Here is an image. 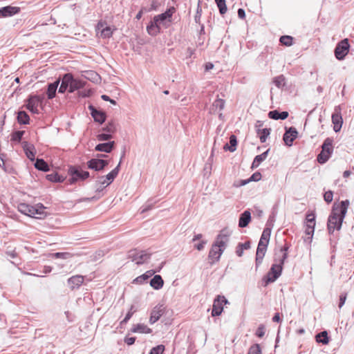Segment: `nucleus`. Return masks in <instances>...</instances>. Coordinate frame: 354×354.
Listing matches in <instances>:
<instances>
[{
    "label": "nucleus",
    "mask_w": 354,
    "mask_h": 354,
    "mask_svg": "<svg viewBox=\"0 0 354 354\" xmlns=\"http://www.w3.org/2000/svg\"><path fill=\"white\" fill-rule=\"evenodd\" d=\"M238 145L237 138L234 134H231L230 136L229 143H226L223 146V149L227 151L234 152L236 150Z\"/></svg>",
    "instance_id": "nucleus-34"
},
{
    "label": "nucleus",
    "mask_w": 354,
    "mask_h": 354,
    "mask_svg": "<svg viewBox=\"0 0 354 354\" xmlns=\"http://www.w3.org/2000/svg\"><path fill=\"white\" fill-rule=\"evenodd\" d=\"M88 74L90 76L86 78L88 79L89 80L92 81L93 82L97 83L98 82H100L101 80L100 76L96 72L90 71Z\"/></svg>",
    "instance_id": "nucleus-55"
},
{
    "label": "nucleus",
    "mask_w": 354,
    "mask_h": 354,
    "mask_svg": "<svg viewBox=\"0 0 354 354\" xmlns=\"http://www.w3.org/2000/svg\"><path fill=\"white\" fill-rule=\"evenodd\" d=\"M274 84L279 88H283L286 85V77L283 75L274 77L272 80Z\"/></svg>",
    "instance_id": "nucleus-48"
},
{
    "label": "nucleus",
    "mask_w": 354,
    "mask_h": 354,
    "mask_svg": "<svg viewBox=\"0 0 354 354\" xmlns=\"http://www.w3.org/2000/svg\"><path fill=\"white\" fill-rule=\"evenodd\" d=\"M134 308V306L132 305L129 310V311L127 313L124 318L122 320V324H127L129 319L132 317L133 313L136 312V310H133V308Z\"/></svg>",
    "instance_id": "nucleus-56"
},
{
    "label": "nucleus",
    "mask_w": 354,
    "mask_h": 354,
    "mask_svg": "<svg viewBox=\"0 0 354 354\" xmlns=\"http://www.w3.org/2000/svg\"><path fill=\"white\" fill-rule=\"evenodd\" d=\"M324 199L327 204L330 203L333 199V192L328 190L324 194Z\"/></svg>",
    "instance_id": "nucleus-57"
},
{
    "label": "nucleus",
    "mask_w": 354,
    "mask_h": 354,
    "mask_svg": "<svg viewBox=\"0 0 354 354\" xmlns=\"http://www.w3.org/2000/svg\"><path fill=\"white\" fill-rule=\"evenodd\" d=\"M6 155L5 153H0V167L6 173L11 174L13 171V168L6 165L5 162V158Z\"/></svg>",
    "instance_id": "nucleus-45"
},
{
    "label": "nucleus",
    "mask_w": 354,
    "mask_h": 354,
    "mask_svg": "<svg viewBox=\"0 0 354 354\" xmlns=\"http://www.w3.org/2000/svg\"><path fill=\"white\" fill-rule=\"evenodd\" d=\"M46 209H47V207L41 203H37L35 205H32V213L30 217L37 219H43L46 218L48 215L47 212H45Z\"/></svg>",
    "instance_id": "nucleus-18"
},
{
    "label": "nucleus",
    "mask_w": 354,
    "mask_h": 354,
    "mask_svg": "<svg viewBox=\"0 0 354 354\" xmlns=\"http://www.w3.org/2000/svg\"><path fill=\"white\" fill-rule=\"evenodd\" d=\"M268 115L269 118L274 120H284L286 118H288L289 113L288 111H279V110L275 109V110L269 111Z\"/></svg>",
    "instance_id": "nucleus-29"
},
{
    "label": "nucleus",
    "mask_w": 354,
    "mask_h": 354,
    "mask_svg": "<svg viewBox=\"0 0 354 354\" xmlns=\"http://www.w3.org/2000/svg\"><path fill=\"white\" fill-rule=\"evenodd\" d=\"M269 151L270 149H268L262 153L256 156L252 162L251 169H254L257 168L267 158Z\"/></svg>",
    "instance_id": "nucleus-32"
},
{
    "label": "nucleus",
    "mask_w": 354,
    "mask_h": 354,
    "mask_svg": "<svg viewBox=\"0 0 354 354\" xmlns=\"http://www.w3.org/2000/svg\"><path fill=\"white\" fill-rule=\"evenodd\" d=\"M131 331L134 333L149 334L152 330L144 324H137L133 326Z\"/></svg>",
    "instance_id": "nucleus-36"
},
{
    "label": "nucleus",
    "mask_w": 354,
    "mask_h": 354,
    "mask_svg": "<svg viewBox=\"0 0 354 354\" xmlns=\"http://www.w3.org/2000/svg\"><path fill=\"white\" fill-rule=\"evenodd\" d=\"M116 146V143L115 141H111L110 140H106V142L99 143L95 145V151L104 152L106 153H111Z\"/></svg>",
    "instance_id": "nucleus-22"
},
{
    "label": "nucleus",
    "mask_w": 354,
    "mask_h": 354,
    "mask_svg": "<svg viewBox=\"0 0 354 354\" xmlns=\"http://www.w3.org/2000/svg\"><path fill=\"white\" fill-rule=\"evenodd\" d=\"M68 174L70 178L67 184L72 185L78 181H84L90 177V173L88 171H83L79 167L70 165L68 168Z\"/></svg>",
    "instance_id": "nucleus-5"
},
{
    "label": "nucleus",
    "mask_w": 354,
    "mask_h": 354,
    "mask_svg": "<svg viewBox=\"0 0 354 354\" xmlns=\"http://www.w3.org/2000/svg\"><path fill=\"white\" fill-rule=\"evenodd\" d=\"M283 271V266L278 263L272 265L270 270L262 278V283L264 287L269 283L274 282L281 275Z\"/></svg>",
    "instance_id": "nucleus-7"
},
{
    "label": "nucleus",
    "mask_w": 354,
    "mask_h": 354,
    "mask_svg": "<svg viewBox=\"0 0 354 354\" xmlns=\"http://www.w3.org/2000/svg\"><path fill=\"white\" fill-rule=\"evenodd\" d=\"M268 246L258 244L257 251H256V257H255V268L256 270L261 266L263 262V259L265 257V254L267 252Z\"/></svg>",
    "instance_id": "nucleus-24"
},
{
    "label": "nucleus",
    "mask_w": 354,
    "mask_h": 354,
    "mask_svg": "<svg viewBox=\"0 0 354 354\" xmlns=\"http://www.w3.org/2000/svg\"><path fill=\"white\" fill-rule=\"evenodd\" d=\"M46 105L44 95L30 94L25 100L24 106L32 113L39 114L37 107L42 109Z\"/></svg>",
    "instance_id": "nucleus-3"
},
{
    "label": "nucleus",
    "mask_w": 354,
    "mask_h": 354,
    "mask_svg": "<svg viewBox=\"0 0 354 354\" xmlns=\"http://www.w3.org/2000/svg\"><path fill=\"white\" fill-rule=\"evenodd\" d=\"M262 178V175L259 171H256L254 174H252L249 178L250 182L254 181V182H258Z\"/></svg>",
    "instance_id": "nucleus-62"
},
{
    "label": "nucleus",
    "mask_w": 354,
    "mask_h": 354,
    "mask_svg": "<svg viewBox=\"0 0 354 354\" xmlns=\"http://www.w3.org/2000/svg\"><path fill=\"white\" fill-rule=\"evenodd\" d=\"M350 201L348 199L334 203L327 221V230L330 234L335 230L339 231L346 217Z\"/></svg>",
    "instance_id": "nucleus-1"
},
{
    "label": "nucleus",
    "mask_w": 354,
    "mask_h": 354,
    "mask_svg": "<svg viewBox=\"0 0 354 354\" xmlns=\"http://www.w3.org/2000/svg\"><path fill=\"white\" fill-rule=\"evenodd\" d=\"M256 133L260 140V142L261 143H264L266 142L268 138L270 135L271 129L270 128H263L262 129H259L258 131H257Z\"/></svg>",
    "instance_id": "nucleus-42"
},
{
    "label": "nucleus",
    "mask_w": 354,
    "mask_h": 354,
    "mask_svg": "<svg viewBox=\"0 0 354 354\" xmlns=\"http://www.w3.org/2000/svg\"><path fill=\"white\" fill-rule=\"evenodd\" d=\"M70 253L68 252H55V253H53L52 254V256L56 259H66L67 258H68L70 257Z\"/></svg>",
    "instance_id": "nucleus-60"
},
{
    "label": "nucleus",
    "mask_w": 354,
    "mask_h": 354,
    "mask_svg": "<svg viewBox=\"0 0 354 354\" xmlns=\"http://www.w3.org/2000/svg\"><path fill=\"white\" fill-rule=\"evenodd\" d=\"M228 300L223 295H217L214 299L211 315L212 317L220 316L223 311V306L229 304Z\"/></svg>",
    "instance_id": "nucleus-12"
},
{
    "label": "nucleus",
    "mask_w": 354,
    "mask_h": 354,
    "mask_svg": "<svg viewBox=\"0 0 354 354\" xmlns=\"http://www.w3.org/2000/svg\"><path fill=\"white\" fill-rule=\"evenodd\" d=\"M66 177L59 174L57 171H53L46 176V179L53 183H61L66 180Z\"/></svg>",
    "instance_id": "nucleus-33"
},
{
    "label": "nucleus",
    "mask_w": 354,
    "mask_h": 354,
    "mask_svg": "<svg viewBox=\"0 0 354 354\" xmlns=\"http://www.w3.org/2000/svg\"><path fill=\"white\" fill-rule=\"evenodd\" d=\"M207 240H201L199 243L194 245V248L198 251H201L204 249L205 245L207 244Z\"/></svg>",
    "instance_id": "nucleus-64"
},
{
    "label": "nucleus",
    "mask_w": 354,
    "mask_h": 354,
    "mask_svg": "<svg viewBox=\"0 0 354 354\" xmlns=\"http://www.w3.org/2000/svg\"><path fill=\"white\" fill-rule=\"evenodd\" d=\"M25 134V131L22 130H16L14 131L11 133V141L15 142H21L23 138L24 135Z\"/></svg>",
    "instance_id": "nucleus-46"
},
{
    "label": "nucleus",
    "mask_w": 354,
    "mask_h": 354,
    "mask_svg": "<svg viewBox=\"0 0 354 354\" xmlns=\"http://www.w3.org/2000/svg\"><path fill=\"white\" fill-rule=\"evenodd\" d=\"M151 253L148 250L133 249L128 252L127 258L137 265H142L151 258Z\"/></svg>",
    "instance_id": "nucleus-6"
},
{
    "label": "nucleus",
    "mask_w": 354,
    "mask_h": 354,
    "mask_svg": "<svg viewBox=\"0 0 354 354\" xmlns=\"http://www.w3.org/2000/svg\"><path fill=\"white\" fill-rule=\"evenodd\" d=\"M165 351V346L163 344H158L153 347L149 354H163Z\"/></svg>",
    "instance_id": "nucleus-53"
},
{
    "label": "nucleus",
    "mask_w": 354,
    "mask_h": 354,
    "mask_svg": "<svg viewBox=\"0 0 354 354\" xmlns=\"http://www.w3.org/2000/svg\"><path fill=\"white\" fill-rule=\"evenodd\" d=\"M175 12L176 8L174 6H170L162 13L154 16L153 19L160 26L162 25L165 28H167L172 22L173 15Z\"/></svg>",
    "instance_id": "nucleus-8"
},
{
    "label": "nucleus",
    "mask_w": 354,
    "mask_h": 354,
    "mask_svg": "<svg viewBox=\"0 0 354 354\" xmlns=\"http://www.w3.org/2000/svg\"><path fill=\"white\" fill-rule=\"evenodd\" d=\"M146 29L147 33L152 37H156L162 32L160 26L153 18L148 24Z\"/></svg>",
    "instance_id": "nucleus-27"
},
{
    "label": "nucleus",
    "mask_w": 354,
    "mask_h": 354,
    "mask_svg": "<svg viewBox=\"0 0 354 354\" xmlns=\"http://www.w3.org/2000/svg\"><path fill=\"white\" fill-rule=\"evenodd\" d=\"M316 214L313 212H308L306 214V218H305V224H311V225H316Z\"/></svg>",
    "instance_id": "nucleus-50"
},
{
    "label": "nucleus",
    "mask_w": 354,
    "mask_h": 354,
    "mask_svg": "<svg viewBox=\"0 0 354 354\" xmlns=\"http://www.w3.org/2000/svg\"><path fill=\"white\" fill-rule=\"evenodd\" d=\"M34 167L39 171L47 172L50 170L49 165L43 158H35Z\"/></svg>",
    "instance_id": "nucleus-39"
},
{
    "label": "nucleus",
    "mask_w": 354,
    "mask_h": 354,
    "mask_svg": "<svg viewBox=\"0 0 354 354\" xmlns=\"http://www.w3.org/2000/svg\"><path fill=\"white\" fill-rule=\"evenodd\" d=\"M347 298V293L346 292H342L339 297V304L338 307L341 308L345 304L346 300Z\"/></svg>",
    "instance_id": "nucleus-63"
},
{
    "label": "nucleus",
    "mask_w": 354,
    "mask_h": 354,
    "mask_svg": "<svg viewBox=\"0 0 354 354\" xmlns=\"http://www.w3.org/2000/svg\"><path fill=\"white\" fill-rule=\"evenodd\" d=\"M117 128L113 120L108 122V123L102 128L101 131L97 135L98 141H106L113 138L114 133L116 132Z\"/></svg>",
    "instance_id": "nucleus-11"
},
{
    "label": "nucleus",
    "mask_w": 354,
    "mask_h": 354,
    "mask_svg": "<svg viewBox=\"0 0 354 354\" xmlns=\"http://www.w3.org/2000/svg\"><path fill=\"white\" fill-rule=\"evenodd\" d=\"M225 102L221 98H217L214 102L213 106L216 108H218L220 111L223 110L225 107Z\"/></svg>",
    "instance_id": "nucleus-58"
},
{
    "label": "nucleus",
    "mask_w": 354,
    "mask_h": 354,
    "mask_svg": "<svg viewBox=\"0 0 354 354\" xmlns=\"http://www.w3.org/2000/svg\"><path fill=\"white\" fill-rule=\"evenodd\" d=\"M265 333H266L265 325L263 324H259L255 331V335L259 338H262L265 335Z\"/></svg>",
    "instance_id": "nucleus-54"
},
{
    "label": "nucleus",
    "mask_w": 354,
    "mask_h": 354,
    "mask_svg": "<svg viewBox=\"0 0 354 354\" xmlns=\"http://www.w3.org/2000/svg\"><path fill=\"white\" fill-rule=\"evenodd\" d=\"M149 284L154 290H158L162 288L164 285V281L160 275L155 274L150 279Z\"/></svg>",
    "instance_id": "nucleus-35"
},
{
    "label": "nucleus",
    "mask_w": 354,
    "mask_h": 354,
    "mask_svg": "<svg viewBox=\"0 0 354 354\" xmlns=\"http://www.w3.org/2000/svg\"><path fill=\"white\" fill-rule=\"evenodd\" d=\"M251 248L250 241H247L245 243H239L236 247V254L241 257L243 254L245 250H249Z\"/></svg>",
    "instance_id": "nucleus-40"
},
{
    "label": "nucleus",
    "mask_w": 354,
    "mask_h": 354,
    "mask_svg": "<svg viewBox=\"0 0 354 354\" xmlns=\"http://www.w3.org/2000/svg\"><path fill=\"white\" fill-rule=\"evenodd\" d=\"M351 45L348 38L340 40L334 49L335 58L339 61L344 60L348 54Z\"/></svg>",
    "instance_id": "nucleus-10"
},
{
    "label": "nucleus",
    "mask_w": 354,
    "mask_h": 354,
    "mask_svg": "<svg viewBox=\"0 0 354 354\" xmlns=\"http://www.w3.org/2000/svg\"><path fill=\"white\" fill-rule=\"evenodd\" d=\"M95 31L97 34H100V37L103 39H109L113 35V29L105 21H100L95 26Z\"/></svg>",
    "instance_id": "nucleus-15"
},
{
    "label": "nucleus",
    "mask_w": 354,
    "mask_h": 354,
    "mask_svg": "<svg viewBox=\"0 0 354 354\" xmlns=\"http://www.w3.org/2000/svg\"><path fill=\"white\" fill-rule=\"evenodd\" d=\"M247 354H262L261 348L259 344H252L248 349Z\"/></svg>",
    "instance_id": "nucleus-51"
},
{
    "label": "nucleus",
    "mask_w": 354,
    "mask_h": 354,
    "mask_svg": "<svg viewBox=\"0 0 354 354\" xmlns=\"http://www.w3.org/2000/svg\"><path fill=\"white\" fill-rule=\"evenodd\" d=\"M31 208H32V205H29L28 203H21L17 206L18 211L20 213H21L26 216H30V215L32 213Z\"/></svg>",
    "instance_id": "nucleus-43"
},
{
    "label": "nucleus",
    "mask_w": 354,
    "mask_h": 354,
    "mask_svg": "<svg viewBox=\"0 0 354 354\" xmlns=\"http://www.w3.org/2000/svg\"><path fill=\"white\" fill-rule=\"evenodd\" d=\"M164 308L162 305H156L151 311L149 317L150 324H153L158 322L164 314Z\"/></svg>",
    "instance_id": "nucleus-23"
},
{
    "label": "nucleus",
    "mask_w": 354,
    "mask_h": 354,
    "mask_svg": "<svg viewBox=\"0 0 354 354\" xmlns=\"http://www.w3.org/2000/svg\"><path fill=\"white\" fill-rule=\"evenodd\" d=\"M332 123L333 124V131L335 133L339 132L343 124V118L339 106L335 107L334 112L332 114Z\"/></svg>",
    "instance_id": "nucleus-14"
},
{
    "label": "nucleus",
    "mask_w": 354,
    "mask_h": 354,
    "mask_svg": "<svg viewBox=\"0 0 354 354\" xmlns=\"http://www.w3.org/2000/svg\"><path fill=\"white\" fill-rule=\"evenodd\" d=\"M330 339V337L328 335L327 330H323L315 335L316 342L319 344H322L323 345H327L329 343Z\"/></svg>",
    "instance_id": "nucleus-38"
},
{
    "label": "nucleus",
    "mask_w": 354,
    "mask_h": 354,
    "mask_svg": "<svg viewBox=\"0 0 354 354\" xmlns=\"http://www.w3.org/2000/svg\"><path fill=\"white\" fill-rule=\"evenodd\" d=\"M59 83L60 81L58 80V77H57L53 82L47 84L46 93L48 100H52L56 96L57 91L59 89L58 86L60 84Z\"/></svg>",
    "instance_id": "nucleus-25"
},
{
    "label": "nucleus",
    "mask_w": 354,
    "mask_h": 354,
    "mask_svg": "<svg viewBox=\"0 0 354 354\" xmlns=\"http://www.w3.org/2000/svg\"><path fill=\"white\" fill-rule=\"evenodd\" d=\"M84 277L80 274L72 276L68 278L67 283L71 290L79 288L83 283Z\"/></svg>",
    "instance_id": "nucleus-28"
},
{
    "label": "nucleus",
    "mask_w": 354,
    "mask_h": 354,
    "mask_svg": "<svg viewBox=\"0 0 354 354\" xmlns=\"http://www.w3.org/2000/svg\"><path fill=\"white\" fill-rule=\"evenodd\" d=\"M286 131L283 135V140L285 145L288 147H291L293 142L298 136V131L294 127H286Z\"/></svg>",
    "instance_id": "nucleus-16"
},
{
    "label": "nucleus",
    "mask_w": 354,
    "mask_h": 354,
    "mask_svg": "<svg viewBox=\"0 0 354 354\" xmlns=\"http://www.w3.org/2000/svg\"><path fill=\"white\" fill-rule=\"evenodd\" d=\"M93 94V91L91 88H86L84 90L77 91V95L80 97L86 98L89 97Z\"/></svg>",
    "instance_id": "nucleus-52"
},
{
    "label": "nucleus",
    "mask_w": 354,
    "mask_h": 354,
    "mask_svg": "<svg viewBox=\"0 0 354 354\" xmlns=\"http://www.w3.org/2000/svg\"><path fill=\"white\" fill-rule=\"evenodd\" d=\"M17 122L19 124H29L30 116L24 111H19L17 116Z\"/></svg>",
    "instance_id": "nucleus-41"
},
{
    "label": "nucleus",
    "mask_w": 354,
    "mask_h": 354,
    "mask_svg": "<svg viewBox=\"0 0 354 354\" xmlns=\"http://www.w3.org/2000/svg\"><path fill=\"white\" fill-rule=\"evenodd\" d=\"M315 225L311 224H305V234L307 235V237L304 239V241L306 243L310 244L314 232H315Z\"/></svg>",
    "instance_id": "nucleus-37"
},
{
    "label": "nucleus",
    "mask_w": 354,
    "mask_h": 354,
    "mask_svg": "<svg viewBox=\"0 0 354 354\" xmlns=\"http://www.w3.org/2000/svg\"><path fill=\"white\" fill-rule=\"evenodd\" d=\"M124 156H125V151L124 150L122 151V156L120 158V160L119 163L118 164V165L113 170H111L109 174H107L105 176H104L106 178V180H107V183L104 186V187H106L110 184H111L113 182V180H115V178L118 176L119 171L120 170L122 159L124 157Z\"/></svg>",
    "instance_id": "nucleus-21"
},
{
    "label": "nucleus",
    "mask_w": 354,
    "mask_h": 354,
    "mask_svg": "<svg viewBox=\"0 0 354 354\" xmlns=\"http://www.w3.org/2000/svg\"><path fill=\"white\" fill-rule=\"evenodd\" d=\"M230 234L231 232L227 228H223L217 234L214 241L223 243V245L227 246V243L229 241Z\"/></svg>",
    "instance_id": "nucleus-30"
},
{
    "label": "nucleus",
    "mask_w": 354,
    "mask_h": 354,
    "mask_svg": "<svg viewBox=\"0 0 354 354\" xmlns=\"http://www.w3.org/2000/svg\"><path fill=\"white\" fill-rule=\"evenodd\" d=\"M158 202V200L154 198H149L145 205L141 207V213H145L153 209L154 205Z\"/></svg>",
    "instance_id": "nucleus-44"
},
{
    "label": "nucleus",
    "mask_w": 354,
    "mask_h": 354,
    "mask_svg": "<svg viewBox=\"0 0 354 354\" xmlns=\"http://www.w3.org/2000/svg\"><path fill=\"white\" fill-rule=\"evenodd\" d=\"M58 80L60 81L58 93L61 94L66 92L73 93L84 88L86 85V81L76 78L71 73H66L62 76H59Z\"/></svg>",
    "instance_id": "nucleus-2"
},
{
    "label": "nucleus",
    "mask_w": 354,
    "mask_h": 354,
    "mask_svg": "<svg viewBox=\"0 0 354 354\" xmlns=\"http://www.w3.org/2000/svg\"><path fill=\"white\" fill-rule=\"evenodd\" d=\"M214 1L218 7L220 15H224L227 11L226 0H214Z\"/></svg>",
    "instance_id": "nucleus-47"
},
{
    "label": "nucleus",
    "mask_w": 354,
    "mask_h": 354,
    "mask_svg": "<svg viewBox=\"0 0 354 354\" xmlns=\"http://www.w3.org/2000/svg\"><path fill=\"white\" fill-rule=\"evenodd\" d=\"M226 247L223 245V243L214 241L208 254V259L210 261L209 263L211 265L220 260Z\"/></svg>",
    "instance_id": "nucleus-9"
},
{
    "label": "nucleus",
    "mask_w": 354,
    "mask_h": 354,
    "mask_svg": "<svg viewBox=\"0 0 354 354\" xmlns=\"http://www.w3.org/2000/svg\"><path fill=\"white\" fill-rule=\"evenodd\" d=\"M333 150V138H326L322 145L320 153L317 155V162L321 165L325 164L331 157Z\"/></svg>",
    "instance_id": "nucleus-4"
},
{
    "label": "nucleus",
    "mask_w": 354,
    "mask_h": 354,
    "mask_svg": "<svg viewBox=\"0 0 354 354\" xmlns=\"http://www.w3.org/2000/svg\"><path fill=\"white\" fill-rule=\"evenodd\" d=\"M21 147L23 148L26 156L30 161H35L37 151L34 145L28 142V141H23L21 142Z\"/></svg>",
    "instance_id": "nucleus-20"
},
{
    "label": "nucleus",
    "mask_w": 354,
    "mask_h": 354,
    "mask_svg": "<svg viewBox=\"0 0 354 354\" xmlns=\"http://www.w3.org/2000/svg\"><path fill=\"white\" fill-rule=\"evenodd\" d=\"M148 280H147V278L145 277V275L142 274L138 277H137L136 278H135L133 280V283H135V284H144L145 283H147Z\"/></svg>",
    "instance_id": "nucleus-59"
},
{
    "label": "nucleus",
    "mask_w": 354,
    "mask_h": 354,
    "mask_svg": "<svg viewBox=\"0 0 354 354\" xmlns=\"http://www.w3.org/2000/svg\"><path fill=\"white\" fill-rule=\"evenodd\" d=\"M88 108L93 120L95 122L102 124L106 121V114L104 111L96 109L92 104H89Z\"/></svg>",
    "instance_id": "nucleus-17"
},
{
    "label": "nucleus",
    "mask_w": 354,
    "mask_h": 354,
    "mask_svg": "<svg viewBox=\"0 0 354 354\" xmlns=\"http://www.w3.org/2000/svg\"><path fill=\"white\" fill-rule=\"evenodd\" d=\"M21 8L11 5L0 8V19L10 17L20 12Z\"/></svg>",
    "instance_id": "nucleus-19"
},
{
    "label": "nucleus",
    "mask_w": 354,
    "mask_h": 354,
    "mask_svg": "<svg viewBox=\"0 0 354 354\" xmlns=\"http://www.w3.org/2000/svg\"><path fill=\"white\" fill-rule=\"evenodd\" d=\"M271 232L272 230L270 227H266L263 230L258 244L261 245V246H268L271 236Z\"/></svg>",
    "instance_id": "nucleus-31"
},
{
    "label": "nucleus",
    "mask_w": 354,
    "mask_h": 354,
    "mask_svg": "<svg viewBox=\"0 0 354 354\" xmlns=\"http://www.w3.org/2000/svg\"><path fill=\"white\" fill-rule=\"evenodd\" d=\"M252 216L251 212L250 209L244 210L240 215L239 218V227L241 228H244L248 226L249 223L251 222Z\"/></svg>",
    "instance_id": "nucleus-26"
},
{
    "label": "nucleus",
    "mask_w": 354,
    "mask_h": 354,
    "mask_svg": "<svg viewBox=\"0 0 354 354\" xmlns=\"http://www.w3.org/2000/svg\"><path fill=\"white\" fill-rule=\"evenodd\" d=\"M200 3H201V1L199 0L198 3L197 9H196V15H195V17H194V20H195L196 23H199L201 17L202 8H201V7L200 6Z\"/></svg>",
    "instance_id": "nucleus-61"
},
{
    "label": "nucleus",
    "mask_w": 354,
    "mask_h": 354,
    "mask_svg": "<svg viewBox=\"0 0 354 354\" xmlns=\"http://www.w3.org/2000/svg\"><path fill=\"white\" fill-rule=\"evenodd\" d=\"M279 41L286 46H291L294 44V37L290 35H282L279 38Z\"/></svg>",
    "instance_id": "nucleus-49"
},
{
    "label": "nucleus",
    "mask_w": 354,
    "mask_h": 354,
    "mask_svg": "<svg viewBox=\"0 0 354 354\" xmlns=\"http://www.w3.org/2000/svg\"><path fill=\"white\" fill-rule=\"evenodd\" d=\"M109 164V161L100 158H91L86 162L87 167L95 171H100L104 170Z\"/></svg>",
    "instance_id": "nucleus-13"
}]
</instances>
